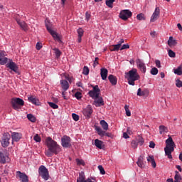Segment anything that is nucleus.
I'll return each instance as SVG.
<instances>
[{"label": "nucleus", "mask_w": 182, "mask_h": 182, "mask_svg": "<svg viewBox=\"0 0 182 182\" xmlns=\"http://www.w3.org/2000/svg\"><path fill=\"white\" fill-rule=\"evenodd\" d=\"M89 68L87 66H84L82 73L83 75H89Z\"/></svg>", "instance_id": "c03bdc74"}, {"label": "nucleus", "mask_w": 182, "mask_h": 182, "mask_svg": "<svg viewBox=\"0 0 182 182\" xmlns=\"http://www.w3.org/2000/svg\"><path fill=\"white\" fill-rule=\"evenodd\" d=\"M88 95L92 99H97L100 96V89L99 85H95L93 87V89L89 91Z\"/></svg>", "instance_id": "423d86ee"}, {"label": "nucleus", "mask_w": 182, "mask_h": 182, "mask_svg": "<svg viewBox=\"0 0 182 182\" xmlns=\"http://www.w3.org/2000/svg\"><path fill=\"white\" fill-rule=\"evenodd\" d=\"M105 136H107V137H112L113 135L112 133L105 132Z\"/></svg>", "instance_id": "338daca9"}, {"label": "nucleus", "mask_w": 182, "mask_h": 182, "mask_svg": "<svg viewBox=\"0 0 182 182\" xmlns=\"http://www.w3.org/2000/svg\"><path fill=\"white\" fill-rule=\"evenodd\" d=\"M176 87H182V81L180 79L176 80Z\"/></svg>", "instance_id": "09e8293b"}, {"label": "nucleus", "mask_w": 182, "mask_h": 182, "mask_svg": "<svg viewBox=\"0 0 182 182\" xmlns=\"http://www.w3.org/2000/svg\"><path fill=\"white\" fill-rule=\"evenodd\" d=\"M28 102L33 103V105H36V106H39V100L36 99V97L33 96H30L28 97Z\"/></svg>", "instance_id": "b1692460"}, {"label": "nucleus", "mask_w": 182, "mask_h": 182, "mask_svg": "<svg viewBox=\"0 0 182 182\" xmlns=\"http://www.w3.org/2000/svg\"><path fill=\"white\" fill-rule=\"evenodd\" d=\"M100 125L102 126L103 130H109V124H107V122H106V121L101 120Z\"/></svg>", "instance_id": "7c9ffc66"}, {"label": "nucleus", "mask_w": 182, "mask_h": 182, "mask_svg": "<svg viewBox=\"0 0 182 182\" xmlns=\"http://www.w3.org/2000/svg\"><path fill=\"white\" fill-rule=\"evenodd\" d=\"M136 18L138 19V21H144L146 19V17L143 14L141 13L136 16Z\"/></svg>", "instance_id": "79ce46f5"}, {"label": "nucleus", "mask_w": 182, "mask_h": 182, "mask_svg": "<svg viewBox=\"0 0 182 182\" xmlns=\"http://www.w3.org/2000/svg\"><path fill=\"white\" fill-rule=\"evenodd\" d=\"M149 147H150L151 149H154V147H156V144H154V141H150V143H149Z\"/></svg>", "instance_id": "680f3d73"}, {"label": "nucleus", "mask_w": 182, "mask_h": 182, "mask_svg": "<svg viewBox=\"0 0 182 182\" xmlns=\"http://www.w3.org/2000/svg\"><path fill=\"white\" fill-rule=\"evenodd\" d=\"M62 96H63V99H65V100H68V97H66V91L64 90L62 92Z\"/></svg>", "instance_id": "e2e57ef3"}, {"label": "nucleus", "mask_w": 182, "mask_h": 182, "mask_svg": "<svg viewBox=\"0 0 182 182\" xmlns=\"http://www.w3.org/2000/svg\"><path fill=\"white\" fill-rule=\"evenodd\" d=\"M158 18H160V8L156 7L151 17V22H156Z\"/></svg>", "instance_id": "f3484780"}, {"label": "nucleus", "mask_w": 182, "mask_h": 182, "mask_svg": "<svg viewBox=\"0 0 182 182\" xmlns=\"http://www.w3.org/2000/svg\"><path fill=\"white\" fill-rule=\"evenodd\" d=\"M137 96H144V92L141 91V88L138 89Z\"/></svg>", "instance_id": "4d7b16f0"}, {"label": "nucleus", "mask_w": 182, "mask_h": 182, "mask_svg": "<svg viewBox=\"0 0 182 182\" xmlns=\"http://www.w3.org/2000/svg\"><path fill=\"white\" fill-rule=\"evenodd\" d=\"M125 79L128 80V83L131 86H134V85H136L134 82L140 79V75H139V73H137V69L132 68L128 73H126Z\"/></svg>", "instance_id": "f03ea898"}, {"label": "nucleus", "mask_w": 182, "mask_h": 182, "mask_svg": "<svg viewBox=\"0 0 182 182\" xmlns=\"http://www.w3.org/2000/svg\"><path fill=\"white\" fill-rule=\"evenodd\" d=\"M123 137H124V139H129V135L127 134V133H126V132H124V134H123Z\"/></svg>", "instance_id": "774afa93"}, {"label": "nucleus", "mask_w": 182, "mask_h": 182, "mask_svg": "<svg viewBox=\"0 0 182 182\" xmlns=\"http://www.w3.org/2000/svg\"><path fill=\"white\" fill-rule=\"evenodd\" d=\"M124 109H125V112H126V115L128 117H130V116H132V112H130V109H129V106L128 105H125L124 106Z\"/></svg>", "instance_id": "ea45409f"}, {"label": "nucleus", "mask_w": 182, "mask_h": 182, "mask_svg": "<svg viewBox=\"0 0 182 182\" xmlns=\"http://www.w3.org/2000/svg\"><path fill=\"white\" fill-rule=\"evenodd\" d=\"M175 173L174 182H181V175H180V173L178 171H176Z\"/></svg>", "instance_id": "2f4dec72"}, {"label": "nucleus", "mask_w": 182, "mask_h": 182, "mask_svg": "<svg viewBox=\"0 0 182 182\" xmlns=\"http://www.w3.org/2000/svg\"><path fill=\"white\" fill-rule=\"evenodd\" d=\"M113 46H114V50H115V52H117L121 49L120 44L113 45Z\"/></svg>", "instance_id": "5fc2aeb1"}, {"label": "nucleus", "mask_w": 182, "mask_h": 182, "mask_svg": "<svg viewBox=\"0 0 182 182\" xmlns=\"http://www.w3.org/2000/svg\"><path fill=\"white\" fill-rule=\"evenodd\" d=\"M84 116L87 119H90V116L93 114V108L91 105H87V107L82 112Z\"/></svg>", "instance_id": "ddd939ff"}, {"label": "nucleus", "mask_w": 182, "mask_h": 182, "mask_svg": "<svg viewBox=\"0 0 182 182\" xmlns=\"http://www.w3.org/2000/svg\"><path fill=\"white\" fill-rule=\"evenodd\" d=\"M60 83L61 85V87H62L63 90H64L65 92H66V90H68V89H69V82H68V80H61L60 81Z\"/></svg>", "instance_id": "412c9836"}, {"label": "nucleus", "mask_w": 182, "mask_h": 182, "mask_svg": "<svg viewBox=\"0 0 182 182\" xmlns=\"http://www.w3.org/2000/svg\"><path fill=\"white\" fill-rule=\"evenodd\" d=\"M168 132V129L167 127L164 125L159 126V133L160 134H165V133H167Z\"/></svg>", "instance_id": "c756f323"}, {"label": "nucleus", "mask_w": 182, "mask_h": 182, "mask_svg": "<svg viewBox=\"0 0 182 182\" xmlns=\"http://www.w3.org/2000/svg\"><path fill=\"white\" fill-rule=\"evenodd\" d=\"M98 169L100 170V174H106V171H105V168H103V166H101V165H99L98 166Z\"/></svg>", "instance_id": "864d4df0"}, {"label": "nucleus", "mask_w": 182, "mask_h": 182, "mask_svg": "<svg viewBox=\"0 0 182 182\" xmlns=\"http://www.w3.org/2000/svg\"><path fill=\"white\" fill-rule=\"evenodd\" d=\"M168 45L171 48V46H176L177 45V41H176L173 36H170L168 40Z\"/></svg>", "instance_id": "bb28decb"}, {"label": "nucleus", "mask_w": 182, "mask_h": 182, "mask_svg": "<svg viewBox=\"0 0 182 182\" xmlns=\"http://www.w3.org/2000/svg\"><path fill=\"white\" fill-rule=\"evenodd\" d=\"M95 130L97 132V134L99 136H101V137H103V136H105L106 132L102 130V128L100 127H95Z\"/></svg>", "instance_id": "c85d7f7f"}, {"label": "nucleus", "mask_w": 182, "mask_h": 182, "mask_svg": "<svg viewBox=\"0 0 182 182\" xmlns=\"http://www.w3.org/2000/svg\"><path fill=\"white\" fill-rule=\"evenodd\" d=\"M6 68H9V69H11L13 72H14L15 73H17V75H20L19 73V67H18V65H16V63L14 61H12V60H10L9 63H8L6 65Z\"/></svg>", "instance_id": "1a4fd4ad"}, {"label": "nucleus", "mask_w": 182, "mask_h": 182, "mask_svg": "<svg viewBox=\"0 0 182 182\" xmlns=\"http://www.w3.org/2000/svg\"><path fill=\"white\" fill-rule=\"evenodd\" d=\"M36 48L37 50H41V49H42V45L40 43H37Z\"/></svg>", "instance_id": "052dcab7"}, {"label": "nucleus", "mask_w": 182, "mask_h": 182, "mask_svg": "<svg viewBox=\"0 0 182 182\" xmlns=\"http://www.w3.org/2000/svg\"><path fill=\"white\" fill-rule=\"evenodd\" d=\"M151 163L152 167H154V168H156V161H154V159H152Z\"/></svg>", "instance_id": "69168bd1"}, {"label": "nucleus", "mask_w": 182, "mask_h": 182, "mask_svg": "<svg viewBox=\"0 0 182 182\" xmlns=\"http://www.w3.org/2000/svg\"><path fill=\"white\" fill-rule=\"evenodd\" d=\"M76 163L77 166H85V161L82 159H77Z\"/></svg>", "instance_id": "a18cd8bd"}, {"label": "nucleus", "mask_w": 182, "mask_h": 182, "mask_svg": "<svg viewBox=\"0 0 182 182\" xmlns=\"http://www.w3.org/2000/svg\"><path fill=\"white\" fill-rule=\"evenodd\" d=\"M75 97L77 100H80V99H82V92H75Z\"/></svg>", "instance_id": "8fccbe9b"}, {"label": "nucleus", "mask_w": 182, "mask_h": 182, "mask_svg": "<svg viewBox=\"0 0 182 182\" xmlns=\"http://www.w3.org/2000/svg\"><path fill=\"white\" fill-rule=\"evenodd\" d=\"M108 80H109L112 86H116L117 85V77L113 75H109L108 76Z\"/></svg>", "instance_id": "5701e85b"}, {"label": "nucleus", "mask_w": 182, "mask_h": 182, "mask_svg": "<svg viewBox=\"0 0 182 182\" xmlns=\"http://www.w3.org/2000/svg\"><path fill=\"white\" fill-rule=\"evenodd\" d=\"M39 176L46 181L49 180V171L46 168L45 166L41 165L38 168Z\"/></svg>", "instance_id": "39448f33"}, {"label": "nucleus", "mask_w": 182, "mask_h": 182, "mask_svg": "<svg viewBox=\"0 0 182 182\" xmlns=\"http://www.w3.org/2000/svg\"><path fill=\"white\" fill-rule=\"evenodd\" d=\"M11 139L13 141H19L22 139V134L19 132H12Z\"/></svg>", "instance_id": "6ab92c4d"}, {"label": "nucleus", "mask_w": 182, "mask_h": 182, "mask_svg": "<svg viewBox=\"0 0 182 182\" xmlns=\"http://www.w3.org/2000/svg\"><path fill=\"white\" fill-rule=\"evenodd\" d=\"M46 27L47 31H48L49 33H50V35L53 36V39L57 41V42H62V41L60 40V37H59L56 31L52 29V27L49 26L47 23L46 24Z\"/></svg>", "instance_id": "9b49d317"}, {"label": "nucleus", "mask_w": 182, "mask_h": 182, "mask_svg": "<svg viewBox=\"0 0 182 182\" xmlns=\"http://www.w3.org/2000/svg\"><path fill=\"white\" fill-rule=\"evenodd\" d=\"M72 117H73V120H75V122H79V115H77V114L73 113Z\"/></svg>", "instance_id": "603ef678"}, {"label": "nucleus", "mask_w": 182, "mask_h": 182, "mask_svg": "<svg viewBox=\"0 0 182 182\" xmlns=\"http://www.w3.org/2000/svg\"><path fill=\"white\" fill-rule=\"evenodd\" d=\"M16 177H19L21 182H29V178L26 176V173H22L19 171L16 172Z\"/></svg>", "instance_id": "4468645a"}, {"label": "nucleus", "mask_w": 182, "mask_h": 182, "mask_svg": "<svg viewBox=\"0 0 182 182\" xmlns=\"http://www.w3.org/2000/svg\"><path fill=\"white\" fill-rule=\"evenodd\" d=\"M175 75H178V76H181L182 75V67L179 66L176 69L174 70Z\"/></svg>", "instance_id": "c9c22d12"}, {"label": "nucleus", "mask_w": 182, "mask_h": 182, "mask_svg": "<svg viewBox=\"0 0 182 182\" xmlns=\"http://www.w3.org/2000/svg\"><path fill=\"white\" fill-rule=\"evenodd\" d=\"M33 140H35L36 143H41L42 139H41V136H39L38 134H36L33 137Z\"/></svg>", "instance_id": "49530a36"}, {"label": "nucleus", "mask_w": 182, "mask_h": 182, "mask_svg": "<svg viewBox=\"0 0 182 182\" xmlns=\"http://www.w3.org/2000/svg\"><path fill=\"white\" fill-rule=\"evenodd\" d=\"M9 140H11V134L4 133L1 140L2 147H8L9 146Z\"/></svg>", "instance_id": "0eeeda50"}, {"label": "nucleus", "mask_w": 182, "mask_h": 182, "mask_svg": "<svg viewBox=\"0 0 182 182\" xmlns=\"http://www.w3.org/2000/svg\"><path fill=\"white\" fill-rule=\"evenodd\" d=\"M17 23L23 31H28V24L23 21L17 20Z\"/></svg>", "instance_id": "393cba45"}, {"label": "nucleus", "mask_w": 182, "mask_h": 182, "mask_svg": "<svg viewBox=\"0 0 182 182\" xmlns=\"http://www.w3.org/2000/svg\"><path fill=\"white\" fill-rule=\"evenodd\" d=\"M77 34H78V38H77V42L78 43H80L82 42V36H83V33H85V31L82 28H80L77 30Z\"/></svg>", "instance_id": "a878e982"}, {"label": "nucleus", "mask_w": 182, "mask_h": 182, "mask_svg": "<svg viewBox=\"0 0 182 182\" xmlns=\"http://www.w3.org/2000/svg\"><path fill=\"white\" fill-rule=\"evenodd\" d=\"M98 60H99V58L96 57L95 59V61H94V64H93L94 68H96V66H97V65H99Z\"/></svg>", "instance_id": "13d9d810"}, {"label": "nucleus", "mask_w": 182, "mask_h": 182, "mask_svg": "<svg viewBox=\"0 0 182 182\" xmlns=\"http://www.w3.org/2000/svg\"><path fill=\"white\" fill-rule=\"evenodd\" d=\"M136 63L137 65L138 69H139L142 73H146V64H144V63L140 58L136 60Z\"/></svg>", "instance_id": "f8f14e48"}, {"label": "nucleus", "mask_w": 182, "mask_h": 182, "mask_svg": "<svg viewBox=\"0 0 182 182\" xmlns=\"http://www.w3.org/2000/svg\"><path fill=\"white\" fill-rule=\"evenodd\" d=\"M6 53L4 50H0V65H6L8 63V58L5 57Z\"/></svg>", "instance_id": "2eb2a0df"}, {"label": "nucleus", "mask_w": 182, "mask_h": 182, "mask_svg": "<svg viewBox=\"0 0 182 182\" xmlns=\"http://www.w3.org/2000/svg\"><path fill=\"white\" fill-rule=\"evenodd\" d=\"M136 164H137L138 167H140V168H144V167L146 166V163L144 162V158L141 156H139L138 158Z\"/></svg>", "instance_id": "aec40b11"}, {"label": "nucleus", "mask_w": 182, "mask_h": 182, "mask_svg": "<svg viewBox=\"0 0 182 182\" xmlns=\"http://www.w3.org/2000/svg\"><path fill=\"white\" fill-rule=\"evenodd\" d=\"M27 119H28V120L32 123H35V122H36V117H35L32 114H28Z\"/></svg>", "instance_id": "72a5a7b5"}, {"label": "nucleus", "mask_w": 182, "mask_h": 182, "mask_svg": "<svg viewBox=\"0 0 182 182\" xmlns=\"http://www.w3.org/2000/svg\"><path fill=\"white\" fill-rule=\"evenodd\" d=\"M11 103L14 110L21 109V106H23L25 105V102L21 98H12Z\"/></svg>", "instance_id": "20e7f679"}, {"label": "nucleus", "mask_w": 182, "mask_h": 182, "mask_svg": "<svg viewBox=\"0 0 182 182\" xmlns=\"http://www.w3.org/2000/svg\"><path fill=\"white\" fill-rule=\"evenodd\" d=\"M130 48V46L129 44H124L121 48L120 50H124V49H129Z\"/></svg>", "instance_id": "6e6d98bb"}, {"label": "nucleus", "mask_w": 182, "mask_h": 182, "mask_svg": "<svg viewBox=\"0 0 182 182\" xmlns=\"http://www.w3.org/2000/svg\"><path fill=\"white\" fill-rule=\"evenodd\" d=\"M95 130L97 132V134L99 136H101V137H103V136H105L106 132L102 130V128L100 127H95Z\"/></svg>", "instance_id": "cd10ccee"}, {"label": "nucleus", "mask_w": 182, "mask_h": 182, "mask_svg": "<svg viewBox=\"0 0 182 182\" xmlns=\"http://www.w3.org/2000/svg\"><path fill=\"white\" fill-rule=\"evenodd\" d=\"M131 146H132V149H137V146H139V143L137 142V141L136 139H134L131 142Z\"/></svg>", "instance_id": "58836bf2"}, {"label": "nucleus", "mask_w": 182, "mask_h": 182, "mask_svg": "<svg viewBox=\"0 0 182 182\" xmlns=\"http://www.w3.org/2000/svg\"><path fill=\"white\" fill-rule=\"evenodd\" d=\"M136 142H138V144H139V146H143V144H144V139H143V137L141 136H138L136 139Z\"/></svg>", "instance_id": "e433bc0d"}, {"label": "nucleus", "mask_w": 182, "mask_h": 182, "mask_svg": "<svg viewBox=\"0 0 182 182\" xmlns=\"http://www.w3.org/2000/svg\"><path fill=\"white\" fill-rule=\"evenodd\" d=\"M155 63H156V68H161V63L160 60H156Z\"/></svg>", "instance_id": "bf43d9fd"}, {"label": "nucleus", "mask_w": 182, "mask_h": 182, "mask_svg": "<svg viewBox=\"0 0 182 182\" xmlns=\"http://www.w3.org/2000/svg\"><path fill=\"white\" fill-rule=\"evenodd\" d=\"M113 2H114V0H107L106 1V5L109 8H113Z\"/></svg>", "instance_id": "a19ab883"}, {"label": "nucleus", "mask_w": 182, "mask_h": 182, "mask_svg": "<svg viewBox=\"0 0 182 182\" xmlns=\"http://www.w3.org/2000/svg\"><path fill=\"white\" fill-rule=\"evenodd\" d=\"M46 145L48 147V150L45 151L47 157H52L53 154H59L60 153V146L55 140L52 139V137L48 136L46 139Z\"/></svg>", "instance_id": "f257e3e1"}, {"label": "nucleus", "mask_w": 182, "mask_h": 182, "mask_svg": "<svg viewBox=\"0 0 182 182\" xmlns=\"http://www.w3.org/2000/svg\"><path fill=\"white\" fill-rule=\"evenodd\" d=\"M132 15H133V13L130 10H122L119 14V18L122 21H127L129 18H131Z\"/></svg>", "instance_id": "9d476101"}, {"label": "nucleus", "mask_w": 182, "mask_h": 182, "mask_svg": "<svg viewBox=\"0 0 182 182\" xmlns=\"http://www.w3.org/2000/svg\"><path fill=\"white\" fill-rule=\"evenodd\" d=\"M54 50V53L55 54L56 58H60V55H62V52L58 48L53 49Z\"/></svg>", "instance_id": "4c0bfd02"}, {"label": "nucleus", "mask_w": 182, "mask_h": 182, "mask_svg": "<svg viewBox=\"0 0 182 182\" xmlns=\"http://www.w3.org/2000/svg\"><path fill=\"white\" fill-rule=\"evenodd\" d=\"M166 147L164 148V151L166 156H168V159H173V156H171V153L174 151V141H173V138L169 136L168 139L166 140Z\"/></svg>", "instance_id": "7ed1b4c3"}, {"label": "nucleus", "mask_w": 182, "mask_h": 182, "mask_svg": "<svg viewBox=\"0 0 182 182\" xmlns=\"http://www.w3.org/2000/svg\"><path fill=\"white\" fill-rule=\"evenodd\" d=\"M168 53L170 58H176V53H174V51H173L172 50H169L168 51Z\"/></svg>", "instance_id": "3c124183"}, {"label": "nucleus", "mask_w": 182, "mask_h": 182, "mask_svg": "<svg viewBox=\"0 0 182 182\" xmlns=\"http://www.w3.org/2000/svg\"><path fill=\"white\" fill-rule=\"evenodd\" d=\"M109 73V70L106 68L100 69V75L102 80H106L107 79V74Z\"/></svg>", "instance_id": "4be33fe9"}, {"label": "nucleus", "mask_w": 182, "mask_h": 182, "mask_svg": "<svg viewBox=\"0 0 182 182\" xmlns=\"http://www.w3.org/2000/svg\"><path fill=\"white\" fill-rule=\"evenodd\" d=\"M95 145L97 149H102V146H103V141L99 140V139H95Z\"/></svg>", "instance_id": "473e14b6"}, {"label": "nucleus", "mask_w": 182, "mask_h": 182, "mask_svg": "<svg viewBox=\"0 0 182 182\" xmlns=\"http://www.w3.org/2000/svg\"><path fill=\"white\" fill-rule=\"evenodd\" d=\"M9 156L6 152H0V163L1 164H5L8 161Z\"/></svg>", "instance_id": "a211bd4d"}, {"label": "nucleus", "mask_w": 182, "mask_h": 182, "mask_svg": "<svg viewBox=\"0 0 182 182\" xmlns=\"http://www.w3.org/2000/svg\"><path fill=\"white\" fill-rule=\"evenodd\" d=\"M150 73H151V75H157V73H159V70L156 68V67H154L153 68H151Z\"/></svg>", "instance_id": "37998d69"}, {"label": "nucleus", "mask_w": 182, "mask_h": 182, "mask_svg": "<svg viewBox=\"0 0 182 182\" xmlns=\"http://www.w3.org/2000/svg\"><path fill=\"white\" fill-rule=\"evenodd\" d=\"M85 19L87 21H89L90 19V14H89L88 12H86L85 14Z\"/></svg>", "instance_id": "0e129e2a"}, {"label": "nucleus", "mask_w": 182, "mask_h": 182, "mask_svg": "<svg viewBox=\"0 0 182 182\" xmlns=\"http://www.w3.org/2000/svg\"><path fill=\"white\" fill-rule=\"evenodd\" d=\"M86 180H85V173H81L79 174V177L77 179V182H85Z\"/></svg>", "instance_id": "f704fd0d"}, {"label": "nucleus", "mask_w": 182, "mask_h": 182, "mask_svg": "<svg viewBox=\"0 0 182 182\" xmlns=\"http://www.w3.org/2000/svg\"><path fill=\"white\" fill-rule=\"evenodd\" d=\"M48 105L52 109H59V106L53 102H48Z\"/></svg>", "instance_id": "de8ad7c7"}, {"label": "nucleus", "mask_w": 182, "mask_h": 182, "mask_svg": "<svg viewBox=\"0 0 182 182\" xmlns=\"http://www.w3.org/2000/svg\"><path fill=\"white\" fill-rule=\"evenodd\" d=\"M71 141L72 139H70V137L65 135L61 139V145L63 146V147H65L66 149L72 147Z\"/></svg>", "instance_id": "6e6552de"}, {"label": "nucleus", "mask_w": 182, "mask_h": 182, "mask_svg": "<svg viewBox=\"0 0 182 182\" xmlns=\"http://www.w3.org/2000/svg\"><path fill=\"white\" fill-rule=\"evenodd\" d=\"M94 105L96 107H100V106H105V101L103 98L100 96H98L97 98H94Z\"/></svg>", "instance_id": "dca6fc26"}]
</instances>
